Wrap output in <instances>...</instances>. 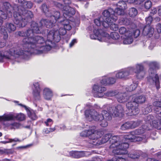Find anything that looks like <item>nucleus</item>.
Returning a JSON list of instances; mask_svg holds the SVG:
<instances>
[{
  "mask_svg": "<svg viewBox=\"0 0 161 161\" xmlns=\"http://www.w3.org/2000/svg\"><path fill=\"white\" fill-rule=\"evenodd\" d=\"M56 41H26L22 45L24 50H21L18 46L10 48L8 51L0 52V62L4 58L14 59L25 54V52H30L36 54L47 53L53 48L57 47Z\"/></svg>",
  "mask_w": 161,
  "mask_h": 161,
  "instance_id": "f257e3e1",
  "label": "nucleus"
},
{
  "mask_svg": "<svg viewBox=\"0 0 161 161\" xmlns=\"http://www.w3.org/2000/svg\"><path fill=\"white\" fill-rule=\"evenodd\" d=\"M102 135V132L96 130V136H95L92 144L99 145L105 143L109 140L111 144L110 149L114 154L121 155L127 153V149L129 147L127 142H123V141H120L119 136H112L110 134H106L101 140H99Z\"/></svg>",
  "mask_w": 161,
  "mask_h": 161,
  "instance_id": "f03ea898",
  "label": "nucleus"
},
{
  "mask_svg": "<svg viewBox=\"0 0 161 161\" xmlns=\"http://www.w3.org/2000/svg\"><path fill=\"white\" fill-rule=\"evenodd\" d=\"M21 7L15 6L14 12L13 22L19 27H25L28 21L33 17V14L30 11L22 9Z\"/></svg>",
  "mask_w": 161,
  "mask_h": 161,
  "instance_id": "7ed1b4c3",
  "label": "nucleus"
},
{
  "mask_svg": "<svg viewBox=\"0 0 161 161\" xmlns=\"http://www.w3.org/2000/svg\"><path fill=\"white\" fill-rule=\"evenodd\" d=\"M114 12L113 9L109 8L108 10H105L103 13V16L95 19L94 20L95 24L97 26H100L102 24L104 28L108 27L109 23L111 22L116 21L118 19L116 16L113 15Z\"/></svg>",
  "mask_w": 161,
  "mask_h": 161,
  "instance_id": "20e7f679",
  "label": "nucleus"
},
{
  "mask_svg": "<svg viewBox=\"0 0 161 161\" xmlns=\"http://www.w3.org/2000/svg\"><path fill=\"white\" fill-rule=\"evenodd\" d=\"M129 98L130 101L126 103V107L130 115H136L139 113L138 104L144 103L146 98L143 96H136V95H133L130 96Z\"/></svg>",
  "mask_w": 161,
  "mask_h": 161,
  "instance_id": "39448f33",
  "label": "nucleus"
},
{
  "mask_svg": "<svg viewBox=\"0 0 161 161\" xmlns=\"http://www.w3.org/2000/svg\"><path fill=\"white\" fill-rule=\"evenodd\" d=\"M150 69L148 70L149 76L147 77V82L150 85L155 86L158 89L160 88L159 77L155 73V70L159 68V64L155 62H153L149 64Z\"/></svg>",
  "mask_w": 161,
  "mask_h": 161,
  "instance_id": "423d86ee",
  "label": "nucleus"
},
{
  "mask_svg": "<svg viewBox=\"0 0 161 161\" xmlns=\"http://www.w3.org/2000/svg\"><path fill=\"white\" fill-rule=\"evenodd\" d=\"M90 109L86 110L85 112V115L86 119L89 121L94 120L96 121H101L104 119V115L106 117L109 115L108 111L103 110L102 113H99L93 109H90V106L88 107Z\"/></svg>",
  "mask_w": 161,
  "mask_h": 161,
  "instance_id": "0eeeda50",
  "label": "nucleus"
},
{
  "mask_svg": "<svg viewBox=\"0 0 161 161\" xmlns=\"http://www.w3.org/2000/svg\"><path fill=\"white\" fill-rule=\"evenodd\" d=\"M58 29V25H55L54 28L48 32L47 40H60V36L65 35L66 33V31L63 27H60L59 30Z\"/></svg>",
  "mask_w": 161,
  "mask_h": 161,
  "instance_id": "6e6552de",
  "label": "nucleus"
},
{
  "mask_svg": "<svg viewBox=\"0 0 161 161\" xmlns=\"http://www.w3.org/2000/svg\"><path fill=\"white\" fill-rule=\"evenodd\" d=\"M3 5L2 9H0V17L2 19H6L7 17L10 18L12 16V12H14L15 5L12 7L11 4L7 2L2 3Z\"/></svg>",
  "mask_w": 161,
  "mask_h": 161,
  "instance_id": "1a4fd4ad",
  "label": "nucleus"
},
{
  "mask_svg": "<svg viewBox=\"0 0 161 161\" xmlns=\"http://www.w3.org/2000/svg\"><path fill=\"white\" fill-rule=\"evenodd\" d=\"M17 34L25 39L29 40H43V37L39 36H36L31 29H29L25 32L23 31H18Z\"/></svg>",
  "mask_w": 161,
  "mask_h": 161,
  "instance_id": "9d476101",
  "label": "nucleus"
},
{
  "mask_svg": "<svg viewBox=\"0 0 161 161\" xmlns=\"http://www.w3.org/2000/svg\"><path fill=\"white\" fill-rule=\"evenodd\" d=\"M134 69L132 67H130L126 69L121 70L115 74V77L117 79L127 80L130 75L134 73Z\"/></svg>",
  "mask_w": 161,
  "mask_h": 161,
  "instance_id": "9b49d317",
  "label": "nucleus"
},
{
  "mask_svg": "<svg viewBox=\"0 0 161 161\" xmlns=\"http://www.w3.org/2000/svg\"><path fill=\"white\" fill-rule=\"evenodd\" d=\"M15 119L19 121H23L25 119V116L24 114L20 113L18 114L11 113L8 114H4L0 116V121L14 120Z\"/></svg>",
  "mask_w": 161,
  "mask_h": 161,
  "instance_id": "f8f14e48",
  "label": "nucleus"
},
{
  "mask_svg": "<svg viewBox=\"0 0 161 161\" xmlns=\"http://www.w3.org/2000/svg\"><path fill=\"white\" fill-rule=\"evenodd\" d=\"M94 26V25H90L88 27L87 30L91 31H93V34L90 35L91 39L101 40L102 37H103L102 34L104 31L99 29V26Z\"/></svg>",
  "mask_w": 161,
  "mask_h": 161,
  "instance_id": "ddd939ff",
  "label": "nucleus"
},
{
  "mask_svg": "<svg viewBox=\"0 0 161 161\" xmlns=\"http://www.w3.org/2000/svg\"><path fill=\"white\" fill-rule=\"evenodd\" d=\"M147 25L145 26L143 30L142 34L144 36H147L149 37H151L154 33V29L150 25L151 24L153 18L151 16H149L145 19Z\"/></svg>",
  "mask_w": 161,
  "mask_h": 161,
  "instance_id": "4468645a",
  "label": "nucleus"
},
{
  "mask_svg": "<svg viewBox=\"0 0 161 161\" xmlns=\"http://www.w3.org/2000/svg\"><path fill=\"white\" fill-rule=\"evenodd\" d=\"M95 129V126L90 127L88 129L81 132L80 134V136L82 137L88 136L90 140L89 143L92 144L95 136L96 135V130Z\"/></svg>",
  "mask_w": 161,
  "mask_h": 161,
  "instance_id": "2eb2a0df",
  "label": "nucleus"
},
{
  "mask_svg": "<svg viewBox=\"0 0 161 161\" xmlns=\"http://www.w3.org/2000/svg\"><path fill=\"white\" fill-rule=\"evenodd\" d=\"M107 111L109 115L114 117L122 116L124 113V109L121 105H118L115 107H109Z\"/></svg>",
  "mask_w": 161,
  "mask_h": 161,
  "instance_id": "dca6fc26",
  "label": "nucleus"
},
{
  "mask_svg": "<svg viewBox=\"0 0 161 161\" xmlns=\"http://www.w3.org/2000/svg\"><path fill=\"white\" fill-rule=\"evenodd\" d=\"M6 26L5 28H6V29L4 28H3V27L2 26L1 30L2 32L1 37H3V39L5 40L8 39V36L6 31L7 30L8 32H11L14 31L16 29L15 26L12 23H8L6 24Z\"/></svg>",
  "mask_w": 161,
  "mask_h": 161,
  "instance_id": "f3484780",
  "label": "nucleus"
},
{
  "mask_svg": "<svg viewBox=\"0 0 161 161\" xmlns=\"http://www.w3.org/2000/svg\"><path fill=\"white\" fill-rule=\"evenodd\" d=\"M106 90V88L105 87L100 86L98 84H95L92 87V92L94 97H101L104 96V92Z\"/></svg>",
  "mask_w": 161,
  "mask_h": 161,
  "instance_id": "a211bd4d",
  "label": "nucleus"
},
{
  "mask_svg": "<svg viewBox=\"0 0 161 161\" xmlns=\"http://www.w3.org/2000/svg\"><path fill=\"white\" fill-rule=\"evenodd\" d=\"M134 69V73L136 74L138 78L140 79L143 78L145 75V72L144 70V67L141 64H137L136 65Z\"/></svg>",
  "mask_w": 161,
  "mask_h": 161,
  "instance_id": "6ab92c4d",
  "label": "nucleus"
},
{
  "mask_svg": "<svg viewBox=\"0 0 161 161\" xmlns=\"http://www.w3.org/2000/svg\"><path fill=\"white\" fill-rule=\"evenodd\" d=\"M55 22L49 17L48 19H43L41 20L40 24L42 26V28L45 26L47 28H50L53 27H54V25H56L55 24Z\"/></svg>",
  "mask_w": 161,
  "mask_h": 161,
  "instance_id": "aec40b11",
  "label": "nucleus"
},
{
  "mask_svg": "<svg viewBox=\"0 0 161 161\" xmlns=\"http://www.w3.org/2000/svg\"><path fill=\"white\" fill-rule=\"evenodd\" d=\"M64 8L63 15L66 18L70 17L75 14V9L69 5H66Z\"/></svg>",
  "mask_w": 161,
  "mask_h": 161,
  "instance_id": "412c9836",
  "label": "nucleus"
},
{
  "mask_svg": "<svg viewBox=\"0 0 161 161\" xmlns=\"http://www.w3.org/2000/svg\"><path fill=\"white\" fill-rule=\"evenodd\" d=\"M40 89L38 82L34 83L33 87V94L36 100H38L40 99Z\"/></svg>",
  "mask_w": 161,
  "mask_h": 161,
  "instance_id": "4be33fe9",
  "label": "nucleus"
},
{
  "mask_svg": "<svg viewBox=\"0 0 161 161\" xmlns=\"http://www.w3.org/2000/svg\"><path fill=\"white\" fill-rule=\"evenodd\" d=\"M116 82V79L114 78L108 76H104L102 77L101 80V83L103 85H112Z\"/></svg>",
  "mask_w": 161,
  "mask_h": 161,
  "instance_id": "5701e85b",
  "label": "nucleus"
},
{
  "mask_svg": "<svg viewBox=\"0 0 161 161\" xmlns=\"http://www.w3.org/2000/svg\"><path fill=\"white\" fill-rule=\"evenodd\" d=\"M31 29L32 31L35 33H40L42 32V26H39L37 23L34 21L31 22Z\"/></svg>",
  "mask_w": 161,
  "mask_h": 161,
  "instance_id": "b1692460",
  "label": "nucleus"
},
{
  "mask_svg": "<svg viewBox=\"0 0 161 161\" xmlns=\"http://www.w3.org/2000/svg\"><path fill=\"white\" fill-rule=\"evenodd\" d=\"M130 97L127 96L126 94L125 93H118L116 96V98L118 101L120 103H124L127 101L129 98Z\"/></svg>",
  "mask_w": 161,
  "mask_h": 161,
  "instance_id": "393cba45",
  "label": "nucleus"
},
{
  "mask_svg": "<svg viewBox=\"0 0 161 161\" xmlns=\"http://www.w3.org/2000/svg\"><path fill=\"white\" fill-rule=\"evenodd\" d=\"M103 36L107 37L109 39H112L114 40H117L119 39V34L116 32H113L109 35L106 32L104 31L102 34Z\"/></svg>",
  "mask_w": 161,
  "mask_h": 161,
  "instance_id": "a878e982",
  "label": "nucleus"
},
{
  "mask_svg": "<svg viewBox=\"0 0 161 161\" xmlns=\"http://www.w3.org/2000/svg\"><path fill=\"white\" fill-rule=\"evenodd\" d=\"M108 43V45L110 44H114L117 45L123 44L124 45H129L134 43L133 45L136 44V41H105Z\"/></svg>",
  "mask_w": 161,
  "mask_h": 161,
  "instance_id": "bb28decb",
  "label": "nucleus"
},
{
  "mask_svg": "<svg viewBox=\"0 0 161 161\" xmlns=\"http://www.w3.org/2000/svg\"><path fill=\"white\" fill-rule=\"evenodd\" d=\"M157 101H154L153 103L154 106V110L156 113L161 114V97L160 99H156Z\"/></svg>",
  "mask_w": 161,
  "mask_h": 161,
  "instance_id": "cd10ccee",
  "label": "nucleus"
},
{
  "mask_svg": "<svg viewBox=\"0 0 161 161\" xmlns=\"http://www.w3.org/2000/svg\"><path fill=\"white\" fill-rule=\"evenodd\" d=\"M43 95L44 98L46 100H50L53 96L52 91L49 88H45L43 91Z\"/></svg>",
  "mask_w": 161,
  "mask_h": 161,
  "instance_id": "c85d7f7f",
  "label": "nucleus"
},
{
  "mask_svg": "<svg viewBox=\"0 0 161 161\" xmlns=\"http://www.w3.org/2000/svg\"><path fill=\"white\" fill-rule=\"evenodd\" d=\"M49 14L50 15L47 16V17H49L52 20H53L54 21H55V22L59 19L60 17V13L58 11H51Z\"/></svg>",
  "mask_w": 161,
  "mask_h": 161,
  "instance_id": "c756f323",
  "label": "nucleus"
},
{
  "mask_svg": "<svg viewBox=\"0 0 161 161\" xmlns=\"http://www.w3.org/2000/svg\"><path fill=\"white\" fill-rule=\"evenodd\" d=\"M150 129V128L146 127L145 125H144L139 129L133 131V133H135V135H140L144 133L146 130Z\"/></svg>",
  "mask_w": 161,
  "mask_h": 161,
  "instance_id": "7c9ffc66",
  "label": "nucleus"
},
{
  "mask_svg": "<svg viewBox=\"0 0 161 161\" xmlns=\"http://www.w3.org/2000/svg\"><path fill=\"white\" fill-rule=\"evenodd\" d=\"M153 119L154 117L150 115H148L145 118L144 120L146 122V124L145 125L146 127L150 128V127L152 125L151 123L152 122L153 123V121H154L153 120Z\"/></svg>",
  "mask_w": 161,
  "mask_h": 161,
  "instance_id": "2f4dec72",
  "label": "nucleus"
},
{
  "mask_svg": "<svg viewBox=\"0 0 161 161\" xmlns=\"http://www.w3.org/2000/svg\"><path fill=\"white\" fill-rule=\"evenodd\" d=\"M72 156L74 158H78L85 156V152L83 151H72L71 152Z\"/></svg>",
  "mask_w": 161,
  "mask_h": 161,
  "instance_id": "473e14b6",
  "label": "nucleus"
},
{
  "mask_svg": "<svg viewBox=\"0 0 161 161\" xmlns=\"http://www.w3.org/2000/svg\"><path fill=\"white\" fill-rule=\"evenodd\" d=\"M160 117L158 120H154L152 123V125L158 130H161V120Z\"/></svg>",
  "mask_w": 161,
  "mask_h": 161,
  "instance_id": "72a5a7b5",
  "label": "nucleus"
},
{
  "mask_svg": "<svg viewBox=\"0 0 161 161\" xmlns=\"http://www.w3.org/2000/svg\"><path fill=\"white\" fill-rule=\"evenodd\" d=\"M130 129H134L142 123L141 120H138L136 121H129Z\"/></svg>",
  "mask_w": 161,
  "mask_h": 161,
  "instance_id": "f704fd0d",
  "label": "nucleus"
},
{
  "mask_svg": "<svg viewBox=\"0 0 161 161\" xmlns=\"http://www.w3.org/2000/svg\"><path fill=\"white\" fill-rule=\"evenodd\" d=\"M140 154L139 152L134 151L131 152L128 154V157L132 159H135L139 158Z\"/></svg>",
  "mask_w": 161,
  "mask_h": 161,
  "instance_id": "c9c22d12",
  "label": "nucleus"
},
{
  "mask_svg": "<svg viewBox=\"0 0 161 161\" xmlns=\"http://www.w3.org/2000/svg\"><path fill=\"white\" fill-rule=\"evenodd\" d=\"M41 9L47 16L50 15L49 13L51 11H49V7L46 4H42L41 6Z\"/></svg>",
  "mask_w": 161,
  "mask_h": 161,
  "instance_id": "e433bc0d",
  "label": "nucleus"
},
{
  "mask_svg": "<svg viewBox=\"0 0 161 161\" xmlns=\"http://www.w3.org/2000/svg\"><path fill=\"white\" fill-rule=\"evenodd\" d=\"M33 6V3L31 1H25L24 2V3L23 5L18 6V7L21 6L22 9L25 8H31Z\"/></svg>",
  "mask_w": 161,
  "mask_h": 161,
  "instance_id": "4c0bfd02",
  "label": "nucleus"
},
{
  "mask_svg": "<svg viewBox=\"0 0 161 161\" xmlns=\"http://www.w3.org/2000/svg\"><path fill=\"white\" fill-rule=\"evenodd\" d=\"M63 25V28L67 30H70L71 29V26L70 24V23L69 20H64L62 23Z\"/></svg>",
  "mask_w": 161,
  "mask_h": 161,
  "instance_id": "58836bf2",
  "label": "nucleus"
},
{
  "mask_svg": "<svg viewBox=\"0 0 161 161\" xmlns=\"http://www.w3.org/2000/svg\"><path fill=\"white\" fill-rule=\"evenodd\" d=\"M125 1H119L117 4V7L119 8L125 10L127 8V5Z\"/></svg>",
  "mask_w": 161,
  "mask_h": 161,
  "instance_id": "ea45409f",
  "label": "nucleus"
},
{
  "mask_svg": "<svg viewBox=\"0 0 161 161\" xmlns=\"http://www.w3.org/2000/svg\"><path fill=\"white\" fill-rule=\"evenodd\" d=\"M133 131L131 132L130 133H128L125 135L124 136V138L125 139L127 140H132L133 141L134 140L135 138V133H133Z\"/></svg>",
  "mask_w": 161,
  "mask_h": 161,
  "instance_id": "a19ab883",
  "label": "nucleus"
},
{
  "mask_svg": "<svg viewBox=\"0 0 161 161\" xmlns=\"http://www.w3.org/2000/svg\"><path fill=\"white\" fill-rule=\"evenodd\" d=\"M138 13L137 10L135 8H132L129 10V15L131 17H134L136 16Z\"/></svg>",
  "mask_w": 161,
  "mask_h": 161,
  "instance_id": "79ce46f5",
  "label": "nucleus"
},
{
  "mask_svg": "<svg viewBox=\"0 0 161 161\" xmlns=\"http://www.w3.org/2000/svg\"><path fill=\"white\" fill-rule=\"evenodd\" d=\"M119 23L120 25H127L129 24V21L126 18L122 17L120 18L119 19Z\"/></svg>",
  "mask_w": 161,
  "mask_h": 161,
  "instance_id": "37998d69",
  "label": "nucleus"
},
{
  "mask_svg": "<svg viewBox=\"0 0 161 161\" xmlns=\"http://www.w3.org/2000/svg\"><path fill=\"white\" fill-rule=\"evenodd\" d=\"M124 10H125L119 8L117 7L115 11H114V13L113 15H114L117 16V15H123L124 14Z\"/></svg>",
  "mask_w": 161,
  "mask_h": 161,
  "instance_id": "c03bdc74",
  "label": "nucleus"
},
{
  "mask_svg": "<svg viewBox=\"0 0 161 161\" xmlns=\"http://www.w3.org/2000/svg\"><path fill=\"white\" fill-rule=\"evenodd\" d=\"M6 126L9 127L11 129H15L19 127L20 124L18 123L14 122L10 124H8Z\"/></svg>",
  "mask_w": 161,
  "mask_h": 161,
  "instance_id": "a18cd8bd",
  "label": "nucleus"
},
{
  "mask_svg": "<svg viewBox=\"0 0 161 161\" xmlns=\"http://www.w3.org/2000/svg\"><path fill=\"white\" fill-rule=\"evenodd\" d=\"M120 129L123 130L130 129L129 121L126 122L122 125L121 126Z\"/></svg>",
  "mask_w": 161,
  "mask_h": 161,
  "instance_id": "49530a36",
  "label": "nucleus"
},
{
  "mask_svg": "<svg viewBox=\"0 0 161 161\" xmlns=\"http://www.w3.org/2000/svg\"><path fill=\"white\" fill-rule=\"evenodd\" d=\"M137 86V85L136 84H131L130 86H127L126 87H125L126 90L128 92H131L135 90L136 87Z\"/></svg>",
  "mask_w": 161,
  "mask_h": 161,
  "instance_id": "de8ad7c7",
  "label": "nucleus"
},
{
  "mask_svg": "<svg viewBox=\"0 0 161 161\" xmlns=\"http://www.w3.org/2000/svg\"><path fill=\"white\" fill-rule=\"evenodd\" d=\"M119 32L121 34H125L126 36L129 33V31H127L126 29L124 27H121L119 30Z\"/></svg>",
  "mask_w": 161,
  "mask_h": 161,
  "instance_id": "09e8293b",
  "label": "nucleus"
},
{
  "mask_svg": "<svg viewBox=\"0 0 161 161\" xmlns=\"http://www.w3.org/2000/svg\"><path fill=\"white\" fill-rule=\"evenodd\" d=\"M113 22H111L109 23L110 29L113 31H116L118 29V25L114 23H113Z\"/></svg>",
  "mask_w": 161,
  "mask_h": 161,
  "instance_id": "8fccbe9b",
  "label": "nucleus"
},
{
  "mask_svg": "<svg viewBox=\"0 0 161 161\" xmlns=\"http://www.w3.org/2000/svg\"><path fill=\"white\" fill-rule=\"evenodd\" d=\"M145 8L147 9H149L152 6V2L150 0L146 1L144 5Z\"/></svg>",
  "mask_w": 161,
  "mask_h": 161,
  "instance_id": "3c124183",
  "label": "nucleus"
},
{
  "mask_svg": "<svg viewBox=\"0 0 161 161\" xmlns=\"http://www.w3.org/2000/svg\"><path fill=\"white\" fill-rule=\"evenodd\" d=\"M118 93L117 91H110L108 92L106 95L108 96H117V95L118 94Z\"/></svg>",
  "mask_w": 161,
  "mask_h": 161,
  "instance_id": "603ef678",
  "label": "nucleus"
},
{
  "mask_svg": "<svg viewBox=\"0 0 161 161\" xmlns=\"http://www.w3.org/2000/svg\"><path fill=\"white\" fill-rule=\"evenodd\" d=\"M152 106L149 105L144 109V112H143V113L146 114L151 112L152 111Z\"/></svg>",
  "mask_w": 161,
  "mask_h": 161,
  "instance_id": "864d4df0",
  "label": "nucleus"
},
{
  "mask_svg": "<svg viewBox=\"0 0 161 161\" xmlns=\"http://www.w3.org/2000/svg\"><path fill=\"white\" fill-rule=\"evenodd\" d=\"M140 31L139 30L136 29L134 31L133 33V36L134 38L137 37L140 34Z\"/></svg>",
  "mask_w": 161,
  "mask_h": 161,
  "instance_id": "5fc2aeb1",
  "label": "nucleus"
},
{
  "mask_svg": "<svg viewBox=\"0 0 161 161\" xmlns=\"http://www.w3.org/2000/svg\"><path fill=\"white\" fill-rule=\"evenodd\" d=\"M46 125L47 126H50L53 123V121L52 120L50 119H48L47 121H45L44 122Z\"/></svg>",
  "mask_w": 161,
  "mask_h": 161,
  "instance_id": "6e6d98bb",
  "label": "nucleus"
},
{
  "mask_svg": "<svg viewBox=\"0 0 161 161\" xmlns=\"http://www.w3.org/2000/svg\"><path fill=\"white\" fill-rule=\"evenodd\" d=\"M144 137H142L138 136H135V138L133 141L140 142L143 140Z\"/></svg>",
  "mask_w": 161,
  "mask_h": 161,
  "instance_id": "4d7b16f0",
  "label": "nucleus"
},
{
  "mask_svg": "<svg viewBox=\"0 0 161 161\" xmlns=\"http://www.w3.org/2000/svg\"><path fill=\"white\" fill-rule=\"evenodd\" d=\"M100 122H101V123L100 125L102 127H106L108 125V122L105 120H104V119L102 120Z\"/></svg>",
  "mask_w": 161,
  "mask_h": 161,
  "instance_id": "13d9d810",
  "label": "nucleus"
},
{
  "mask_svg": "<svg viewBox=\"0 0 161 161\" xmlns=\"http://www.w3.org/2000/svg\"><path fill=\"white\" fill-rule=\"evenodd\" d=\"M29 117L33 120H35L37 119V116L34 113H31L29 115Z\"/></svg>",
  "mask_w": 161,
  "mask_h": 161,
  "instance_id": "bf43d9fd",
  "label": "nucleus"
},
{
  "mask_svg": "<svg viewBox=\"0 0 161 161\" xmlns=\"http://www.w3.org/2000/svg\"><path fill=\"white\" fill-rule=\"evenodd\" d=\"M156 29L158 33L161 32V24L160 23H158L156 25Z\"/></svg>",
  "mask_w": 161,
  "mask_h": 161,
  "instance_id": "052dcab7",
  "label": "nucleus"
},
{
  "mask_svg": "<svg viewBox=\"0 0 161 161\" xmlns=\"http://www.w3.org/2000/svg\"><path fill=\"white\" fill-rule=\"evenodd\" d=\"M150 45L149 46V48L152 49L153 47L155 46V41H150Z\"/></svg>",
  "mask_w": 161,
  "mask_h": 161,
  "instance_id": "680f3d73",
  "label": "nucleus"
},
{
  "mask_svg": "<svg viewBox=\"0 0 161 161\" xmlns=\"http://www.w3.org/2000/svg\"><path fill=\"white\" fill-rule=\"evenodd\" d=\"M21 141L19 140L18 138H15L14 139H10L9 140V142H21Z\"/></svg>",
  "mask_w": 161,
  "mask_h": 161,
  "instance_id": "e2e57ef3",
  "label": "nucleus"
},
{
  "mask_svg": "<svg viewBox=\"0 0 161 161\" xmlns=\"http://www.w3.org/2000/svg\"><path fill=\"white\" fill-rule=\"evenodd\" d=\"M8 151L5 149H0V154H7Z\"/></svg>",
  "mask_w": 161,
  "mask_h": 161,
  "instance_id": "0e129e2a",
  "label": "nucleus"
},
{
  "mask_svg": "<svg viewBox=\"0 0 161 161\" xmlns=\"http://www.w3.org/2000/svg\"><path fill=\"white\" fill-rule=\"evenodd\" d=\"M157 12V9L155 8H153L151 9V11L150 12V13L151 14H156Z\"/></svg>",
  "mask_w": 161,
  "mask_h": 161,
  "instance_id": "69168bd1",
  "label": "nucleus"
},
{
  "mask_svg": "<svg viewBox=\"0 0 161 161\" xmlns=\"http://www.w3.org/2000/svg\"><path fill=\"white\" fill-rule=\"evenodd\" d=\"M55 130L54 128L53 129L49 128V130H47V129L46 130V129H44L43 130V131L46 133H48L50 132H52L54 131Z\"/></svg>",
  "mask_w": 161,
  "mask_h": 161,
  "instance_id": "338daca9",
  "label": "nucleus"
},
{
  "mask_svg": "<svg viewBox=\"0 0 161 161\" xmlns=\"http://www.w3.org/2000/svg\"><path fill=\"white\" fill-rule=\"evenodd\" d=\"M158 14L159 16H161V5L158 7Z\"/></svg>",
  "mask_w": 161,
  "mask_h": 161,
  "instance_id": "774afa93",
  "label": "nucleus"
}]
</instances>
